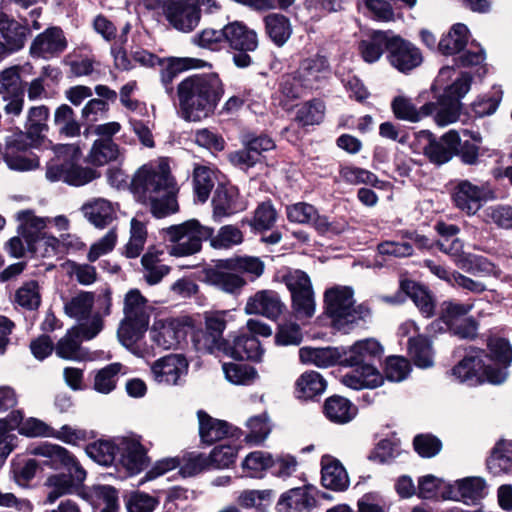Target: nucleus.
Listing matches in <instances>:
<instances>
[{
	"mask_svg": "<svg viewBox=\"0 0 512 512\" xmlns=\"http://www.w3.org/2000/svg\"><path fill=\"white\" fill-rule=\"evenodd\" d=\"M54 123L58 127L59 133L65 137L73 138L80 135L81 125L75 119L73 109L66 104L56 109Z\"/></svg>",
	"mask_w": 512,
	"mask_h": 512,
	"instance_id": "58",
	"label": "nucleus"
},
{
	"mask_svg": "<svg viewBox=\"0 0 512 512\" xmlns=\"http://www.w3.org/2000/svg\"><path fill=\"white\" fill-rule=\"evenodd\" d=\"M123 159L124 151L113 139H96L85 157V162L97 169Z\"/></svg>",
	"mask_w": 512,
	"mask_h": 512,
	"instance_id": "25",
	"label": "nucleus"
},
{
	"mask_svg": "<svg viewBox=\"0 0 512 512\" xmlns=\"http://www.w3.org/2000/svg\"><path fill=\"white\" fill-rule=\"evenodd\" d=\"M18 231L25 238L29 248L40 237V233L47 226V219L38 217L31 210H21L16 213Z\"/></svg>",
	"mask_w": 512,
	"mask_h": 512,
	"instance_id": "39",
	"label": "nucleus"
},
{
	"mask_svg": "<svg viewBox=\"0 0 512 512\" xmlns=\"http://www.w3.org/2000/svg\"><path fill=\"white\" fill-rule=\"evenodd\" d=\"M102 328L103 321L98 315L93 316L89 324H80L72 327L57 342L54 348L56 355L65 360L80 361L84 359L81 340L94 338Z\"/></svg>",
	"mask_w": 512,
	"mask_h": 512,
	"instance_id": "8",
	"label": "nucleus"
},
{
	"mask_svg": "<svg viewBox=\"0 0 512 512\" xmlns=\"http://www.w3.org/2000/svg\"><path fill=\"white\" fill-rule=\"evenodd\" d=\"M408 353L414 364L420 368H429L434 364L432 342L424 335L409 338Z\"/></svg>",
	"mask_w": 512,
	"mask_h": 512,
	"instance_id": "45",
	"label": "nucleus"
},
{
	"mask_svg": "<svg viewBox=\"0 0 512 512\" xmlns=\"http://www.w3.org/2000/svg\"><path fill=\"white\" fill-rule=\"evenodd\" d=\"M473 303L444 301L440 306L439 317L430 323L428 331L433 334L451 331L472 309Z\"/></svg>",
	"mask_w": 512,
	"mask_h": 512,
	"instance_id": "21",
	"label": "nucleus"
},
{
	"mask_svg": "<svg viewBox=\"0 0 512 512\" xmlns=\"http://www.w3.org/2000/svg\"><path fill=\"white\" fill-rule=\"evenodd\" d=\"M488 360L493 368H505L506 380L509 376V367L512 364V345L504 337L492 335L487 338Z\"/></svg>",
	"mask_w": 512,
	"mask_h": 512,
	"instance_id": "31",
	"label": "nucleus"
},
{
	"mask_svg": "<svg viewBox=\"0 0 512 512\" xmlns=\"http://www.w3.org/2000/svg\"><path fill=\"white\" fill-rule=\"evenodd\" d=\"M205 280L209 285L228 294H238L246 285V280L242 276L220 269H208L205 272Z\"/></svg>",
	"mask_w": 512,
	"mask_h": 512,
	"instance_id": "36",
	"label": "nucleus"
},
{
	"mask_svg": "<svg viewBox=\"0 0 512 512\" xmlns=\"http://www.w3.org/2000/svg\"><path fill=\"white\" fill-rule=\"evenodd\" d=\"M199 419V435L201 442L212 445L215 442L233 435L231 432L232 425L227 421L219 418H198Z\"/></svg>",
	"mask_w": 512,
	"mask_h": 512,
	"instance_id": "44",
	"label": "nucleus"
},
{
	"mask_svg": "<svg viewBox=\"0 0 512 512\" xmlns=\"http://www.w3.org/2000/svg\"><path fill=\"white\" fill-rule=\"evenodd\" d=\"M118 205L105 198H93L81 207L84 217L96 228L104 229L117 219Z\"/></svg>",
	"mask_w": 512,
	"mask_h": 512,
	"instance_id": "23",
	"label": "nucleus"
},
{
	"mask_svg": "<svg viewBox=\"0 0 512 512\" xmlns=\"http://www.w3.org/2000/svg\"><path fill=\"white\" fill-rule=\"evenodd\" d=\"M266 33L277 45L283 46L292 34V27L288 18L281 14H269L264 19Z\"/></svg>",
	"mask_w": 512,
	"mask_h": 512,
	"instance_id": "52",
	"label": "nucleus"
},
{
	"mask_svg": "<svg viewBox=\"0 0 512 512\" xmlns=\"http://www.w3.org/2000/svg\"><path fill=\"white\" fill-rule=\"evenodd\" d=\"M324 305L333 326L348 331L359 321L370 317V309L364 304H356L354 290L350 286H334L324 293Z\"/></svg>",
	"mask_w": 512,
	"mask_h": 512,
	"instance_id": "4",
	"label": "nucleus"
},
{
	"mask_svg": "<svg viewBox=\"0 0 512 512\" xmlns=\"http://www.w3.org/2000/svg\"><path fill=\"white\" fill-rule=\"evenodd\" d=\"M328 62L324 56L315 55L304 59L295 73L304 86L314 88L328 72Z\"/></svg>",
	"mask_w": 512,
	"mask_h": 512,
	"instance_id": "35",
	"label": "nucleus"
},
{
	"mask_svg": "<svg viewBox=\"0 0 512 512\" xmlns=\"http://www.w3.org/2000/svg\"><path fill=\"white\" fill-rule=\"evenodd\" d=\"M492 197L486 185H475L468 180L459 182L453 195L455 205L468 215H474L481 208L482 202Z\"/></svg>",
	"mask_w": 512,
	"mask_h": 512,
	"instance_id": "18",
	"label": "nucleus"
},
{
	"mask_svg": "<svg viewBox=\"0 0 512 512\" xmlns=\"http://www.w3.org/2000/svg\"><path fill=\"white\" fill-rule=\"evenodd\" d=\"M487 224H494L502 229L512 228V207L507 205H493L487 207L482 214Z\"/></svg>",
	"mask_w": 512,
	"mask_h": 512,
	"instance_id": "63",
	"label": "nucleus"
},
{
	"mask_svg": "<svg viewBox=\"0 0 512 512\" xmlns=\"http://www.w3.org/2000/svg\"><path fill=\"white\" fill-rule=\"evenodd\" d=\"M238 450L239 448L236 445L215 446L209 454L212 470L225 469L233 465L237 458Z\"/></svg>",
	"mask_w": 512,
	"mask_h": 512,
	"instance_id": "64",
	"label": "nucleus"
},
{
	"mask_svg": "<svg viewBox=\"0 0 512 512\" xmlns=\"http://www.w3.org/2000/svg\"><path fill=\"white\" fill-rule=\"evenodd\" d=\"M468 28L461 23L452 26L438 44L439 51L444 55H453L460 52L467 44Z\"/></svg>",
	"mask_w": 512,
	"mask_h": 512,
	"instance_id": "53",
	"label": "nucleus"
},
{
	"mask_svg": "<svg viewBox=\"0 0 512 512\" xmlns=\"http://www.w3.org/2000/svg\"><path fill=\"white\" fill-rule=\"evenodd\" d=\"M147 237L146 221L142 216L136 215L130 221V237L126 244L127 257H138L144 249Z\"/></svg>",
	"mask_w": 512,
	"mask_h": 512,
	"instance_id": "49",
	"label": "nucleus"
},
{
	"mask_svg": "<svg viewBox=\"0 0 512 512\" xmlns=\"http://www.w3.org/2000/svg\"><path fill=\"white\" fill-rule=\"evenodd\" d=\"M382 354V346L375 339H365L356 342L344 352L342 362L348 366L369 364L373 358Z\"/></svg>",
	"mask_w": 512,
	"mask_h": 512,
	"instance_id": "34",
	"label": "nucleus"
},
{
	"mask_svg": "<svg viewBox=\"0 0 512 512\" xmlns=\"http://www.w3.org/2000/svg\"><path fill=\"white\" fill-rule=\"evenodd\" d=\"M272 454L264 451L250 452L242 462V469L245 476L262 479L267 471L273 469Z\"/></svg>",
	"mask_w": 512,
	"mask_h": 512,
	"instance_id": "47",
	"label": "nucleus"
},
{
	"mask_svg": "<svg viewBox=\"0 0 512 512\" xmlns=\"http://www.w3.org/2000/svg\"><path fill=\"white\" fill-rule=\"evenodd\" d=\"M459 499L465 504H475L484 498L486 481L482 477L470 476L456 480Z\"/></svg>",
	"mask_w": 512,
	"mask_h": 512,
	"instance_id": "51",
	"label": "nucleus"
},
{
	"mask_svg": "<svg viewBox=\"0 0 512 512\" xmlns=\"http://www.w3.org/2000/svg\"><path fill=\"white\" fill-rule=\"evenodd\" d=\"M342 357L337 348L302 347L299 350L301 363L326 368L335 365Z\"/></svg>",
	"mask_w": 512,
	"mask_h": 512,
	"instance_id": "40",
	"label": "nucleus"
},
{
	"mask_svg": "<svg viewBox=\"0 0 512 512\" xmlns=\"http://www.w3.org/2000/svg\"><path fill=\"white\" fill-rule=\"evenodd\" d=\"M274 509L275 512H313L315 508L305 493L293 487L279 496Z\"/></svg>",
	"mask_w": 512,
	"mask_h": 512,
	"instance_id": "43",
	"label": "nucleus"
},
{
	"mask_svg": "<svg viewBox=\"0 0 512 512\" xmlns=\"http://www.w3.org/2000/svg\"><path fill=\"white\" fill-rule=\"evenodd\" d=\"M20 66H11L0 72V96L6 102L3 107L7 115L18 116L23 110L24 93L21 84Z\"/></svg>",
	"mask_w": 512,
	"mask_h": 512,
	"instance_id": "12",
	"label": "nucleus"
},
{
	"mask_svg": "<svg viewBox=\"0 0 512 512\" xmlns=\"http://www.w3.org/2000/svg\"><path fill=\"white\" fill-rule=\"evenodd\" d=\"M327 382L322 375L316 371H305L294 383V395L299 400H311L323 394Z\"/></svg>",
	"mask_w": 512,
	"mask_h": 512,
	"instance_id": "33",
	"label": "nucleus"
},
{
	"mask_svg": "<svg viewBox=\"0 0 512 512\" xmlns=\"http://www.w3.org/2000/svg\"><path fill=\"white\" fill-rule=\"evenodd\" d=\"M354 369L341 377V383L351 389H373L383 383V376L371 364L354 365Z\"/></svg>",
	"mask_w": 512,
	"mask_h": 512,
	"instance_id": "26",
	"label": "nucleus"
},
{
	"mask_svg": "<svg viewBox=\"0 0 512 512\" xmlns=\"http://www.w3.org/2000/svg\"><path fill=\"white\" fill-rule=\"evenodd\" d=\"M128 512H153L159 505V499L148 493L135 490L124 495Z\"/></svg>",
	"mask_w": 512,
	"mask_h": 512,
	"instance_id": "60",
	"label": "nucleus"
},
{
	"mask_svg": "<svg viewBox=\"0 0 512 512\" xmlns=\"http://www.w3.org/2000/svg\"><path fill=\"white\" fill-rule=\"evenodd\" d=\"M471 80L469 74L462 73L453 84L445 89L433 111L436 112L435 121L439 126H447L459 119L460 99L470 90Z\"/></svg>",
	"mask_w": 512,
	"mask_h": 512,
	"instance_id": "9",
	"label": "nucleus"
},
{
	"mask_svg": "<svg viewBox=\"0 0 512 512\" xmlns=\"http://www.w3.org/2000/svg\"><path fill=\"white\" fill-rule=\"evenodd\" d=\"M13 430H17L25 437H49L53 435V427L39 420L38 418H9Z\"/></svg>",
	"mask_w": 512,
	"mask_h": 512,
	"instance_id": "54",
	"label": "nucleus"
},
{
	"mask_svg": "<svg viewBox=\"0 0 512 512\" xmlns=\"http://www.w3.org/2000/svg\"><path fill=\"white\" fill-rule=\"evenodd\" d=\"M94 305V294L92 292L82 291L64 305L65 314L76 320L87 318Z\"/></svg>",
	"mask_w": 512,
	"mask_h": 512,
	"instance_id": "56",
	"label": "nucleus"
},
{
	"mask_svg": "<svg viewBox=\"0 0 512 512\" xmlns=\"http://www.w3.org/2000/svg\"><path fill=\"white\" fill-rule=\"evenodd\" d=\"M209 455L189 452L184 456V464L180 466L179 474L183 477H192L200 473L211 471Z\"/></svg>",
	"mask_w": 512,
	"mask_h": 512,
	"instance_id": "61",
	"label": "nucleus"
},
{
	"mask_svg": "<svg viewBox=\"0 0 512 512\" xmlns=\"http://www.w3.org/2000/svg\"><path fill=\"white\" fill-rule=\"evenodd\" d=\"M225 34L226 43L235 50L250 52L258 46L256 32L242 22L234 21L225 25Z\"/></svg>",
	"mask_w": 512,
	"mask_h": 512,
	"instance_id": "29",
	"label": "nucleus"
},
{
	"mask_svg": "<svg viewBox=\"0 0 512 512\" xmlns=\"http://www.w3.org/2000/svg\"><path fill=\"white\" fill-rule=\"evenodd\" d=\"M167 240L172 243L169 255L186 257L198 253L202 241L213 235V229L203 226L195 219L187 220L178 225H171L164 229Z\"/></svg>",
	"mask_w": 512,
	"mask_h": 512,
	"instance_id": "7",
	"label": "nucleus"
},
{
	"mask_svg": "<svg viewBox=\"0 0 512 512\" xmlns=\"http://www.w3.org/2000/svg\"><path fill=\"white\" fill-rule=\"evenodd\" d=\"M486 466L495 476L512 472V441L499 440L487 458Z\"/></svg>",
	"mask_w": 512,
	"mask_h": 512,
	"instance_id": "37",
	"label": "nucleus"
},
{
	"mask_svg": "<svg viewBox=\"0 0 512 512\" xmlns=\"http://www.w3.org/2000/svg\"><path fill=\"white\" fill-rule=\"evenodd\" d=\"M33 455L43 456L42 467L46 466L54 470L65 469L73 472L76 467H82L77 458L66 448L51 443H42L32 450Z\"/></svg>",
	"mask_w": 512,
	"mask_h": 512,
	"instance_id": "20",
	"label": "nucleus"
},
{
	"mask_svg": "<svg viewBox=\"0 0 512 512\" xmlns=\"http://www.w3.org/2000/svg\"><path fill=\"white\" fill-rule=\"evenodd\" d=\"M67 47L63 31L58 27L47 28L35 37L30 46L33 57L52 58L62 53Z\"/></svg>",
	"mask_w": 512,
	"mask_h": 512,
	"instance_id": "22",
	"label": "nucleus"
},
{
	"mask_svg": "<svg viewBox=\"0 0 512 512\" xmlns=\"http://www.w3.org/2000/svg\"><path fill=\"white\" fill-rule=\"evenodd\" d=\"M163 61L167 63L166 70L162 73V81L165 85H169L178 72L208 65L206 61L194 57H170Z\"/></svg>",
	"mask_w": 512,
	"mask_h": 512,
	"instance_id": "55",
	"label": "nucleus"
},
{
	"mask_svg": "<svg viewBox=\"0 0 512 512\" xmlns=\"http://www.w3.org/2000/svg\"><path fill=\"white\" fill-rule=\"evenodd\" d=\"M222 369L227 381L235 385H250L259 376L257 370L247 364L224 363Z\"/></svg>",
	"mask_w": 512,
	"mask_h": 512,
	"instance_id": "57",
	"label": "nucleus"
},
{
	"mask_svg": "<svg viewBox=\"0 0 512 512\" xmlns=\"http://www.w3.org/2000/svg\"><path fill=\"white\" fill-rule=\"evenodd\" d=\"M194 191L200 202H205L214 187V172L203 165L196 166L193 172Z\"/></svg>",
	"mask_w": 512,
	"mask_h": 512,
	"instance_id": "59",
	"label": "nucleus"
},
{
	"mask_svg": "<svg viewBox=\"0 0 512 512\" xmlns=\"http://www.w3.org/2000/svg\"><path fill=\"white\" fill-rule=\"evenodd\" d=\"M194 0H171L167 21L176 30L189 33L200 23V13L195 9Z\"/></svg>",
	"mask_w": 512,
	"mask_h": 512,
	"instance_id": "19",
	"label": "nucleus"
},
{
	"mask_svg": "<svg viewBox=\"0 0 512 512\" xmlns=\"http://www.w3.org/2000/svg\"><path fill=\"white\" fill-rule=\"evenodd\" d=\"M231 356L239 360L261 362L264 356V349L255 336L241 334L233 340Z\"/></svg>",
	"mask_w": 512,
	"mask_h": 512,
	"instance_id": "38",
	"label": "nucleus"
},
{
	"mask_svg": "<svg viewBox=\"0 0 512 512\" xmlns=\"http://www.w3.org/2000/svg\"><path fill=\"white\" fill-rule=\"evenodd\" d=\"M124 315L125 317L118 328V338L125 347L133 349L149 325L146 299L138 290H130L126 294Z\"/></svg>",
	"mask_w": 512,
	"mask_h": 512,
	"instance_id": "6",
	"label": "nucleus"
},
{
	"mask_svg": "<svg viewBox=\"0 0 512 512\" xmlns=\"http://www.w3.org/2000/svg\"><path fill=\"white\" fill-rule=\"evenodd\" d=\"M56 159L47 164L46 178L51 182L63 181L72 186H84L98 178L101 173L94 166H81L76 161L82 150L77 144L53 146Z\"/></svg>",
	"mask_w": 512,
	"mask_h": 512,
	"instance_id": "3",
	"label": "nucleus"
},
{
	"mask_svg": "<svg viewBox=\"0 0 512 512\" xmlns=\"http://www.w3.org/2000/svg\"><path fill=\"white\" fill-rule=\"evenodd\" d=\"M124 366L119 362L110 363L93 372L91 388L98 394L109 395L117 387L119 376L124 374Z\"/></svg>",
	"mask_w": 512,
	"mask_h": 512,
	"instance_id": "32",
	"label": "nucleus"
},
{
	"mask_svg": "<svg viewBox=\"0 0 512 512\" xmlns=\"http://www.w3.org/2000/svg\"><path fill=\"white\" fill-rule=\"evenodd\" d=\"M418 141L423 144L424 155L432 163L442 165L449 162L456 155L461 144V137L456 130H449L439 139H436L428 131H421L418 134Z\"/></svg>",
	"mask_w": 512,
	"mask_h": 512,
	"instance_id": "10",
	"label": "nucleus"
},
{
	"mask_svg": "<svg viewBox=\"0 0 512 512\" xmlns=\"http://www.w3.org/2000/svg\"><path fill=\"white\" fill-rule=\"evenodd\" d=\"M85 451L96 463L103 466H110L114 463L118 455L119 442L115 443L113 440L100 439L88 444Z\"/></svg>",
	"mask_w": 512,
	"mask_h": 512,
	"instance_id": "50",
	"label": "nucleus"
},
{
	"mask_svg": "<svg viewBox=\"0 0 512 512\" xmlns=\"http://www.w3.org/2000/svg\"><path fill=\"white\" fill-rule=\"evenodd\" d=\"M0 34L12 50L19 51L24 47L30 34L28 20L18 22L9 15L0 12Z\"/></svg>",
	"mask_w": 512,
	"mask_h": 512,
	"instance_id": "28",
	"label": "nucleus"
},
{
	"mask_svg": "<svg viewBox=\"0 0 512 512\" xmlns=\"http://www.w3.org/2000/svg\"><path fill=\"white\" fill-rule=\"evenodd\" d=\"M286 309L279 294L273 290H259L248 297L244 313L246 315H261L270 320H277Z\"/></svg>",
	"mask_w": 512,
	"mask_h": 512,
	"instance_id": "15",
	"label": "nucleus"
},
{
	"mask_svg": "<svg viewBox=\"0 0 512 512\" xmlns=\"http://www.w3.org/2000/svg\"><path fill=\"white\" fill-rule=\"evenodd\" d=\"M349 484V476L342 463L330 455H324L321 459V485L334 492H343Z\"/></svg>",
	"mask_w": 512,
	"mask_h": 512,
	"instance_id": "24",
	"label": "nucleus"
},
{
	"mask_svg": "<svg viewBox=\"0 0 512 512\" xmlns=\"http://www.w3.org/2000/svg\"><path fill=\"white\" fill-rule=\"evenodd\" d=\"M87 473L83 467H76L73 472L56 473L47 477L44 486L50 488L45 503L52 504L60 497L73 494L85 481Z\"/></svg>",
	"mask_w": 512,
	"mask_h": 512,
	"instance_id": "16",
	"label": "nucleus"
},
{
	"mask_svg": "<svg viewBox=\"0 0 512 512\" xmlns=\"http://www.w3.org/2000/svg\"><path fill=\"white\" fill-rule=\"evenodd\" d=\"M392 34L389 32H375L370 39L362 40L359 43V51L363 60L367 63H374L380 59L384 48L388 51Z\"/></svg>",
	"mask_w": 512,
	"mask_h": 512,
	"instance_id": "46",
	"label": "nucleus"
},
{
	"mask_svg": "<svg viewBox=\"0 0 512 512\" xmlns=\"http://www.w3.org/2000/svg\"><path fill=\"white\" fill-rule=\"evenodd\" d=\"M391 106L394 115L398 119L409 122H418L424 116L432 114L435 109L434 103H426L418 110L411 100L405 96L395 97Z\"/></svg>",
	"mask_w": 512,
	"mask_h": 512,
	"instance_id": "42",
	"label": "nucleus"
},
{
	"mask_svg": "<svg viewBox=\"0 0 512 512\" xmlns=\"http://www.w3.org/2000/svg\"><path fill=\"white\" fill-rule=\"evenodd\" d=\"M48 116L49 110L44 105L29 109L26 122V136L30 140L29 146H38L42 143V133L48 128L46 124Z\"/></svg>",
	"mask_w": 512,
	"mask_h": 512,
	"instance_id": "41",
	"label": "nucleus"
},
{
	"mask_svg": "<svg viewBox=\"0 0 512 512\" xmlns=\"http://www.w3.org/2000/svg\"><path fill=\"white\" fill-rule=\"evenodd\" d=\"M192 324V318L188 316L157 319L150 331L151 339L162 349H175L186 338V328Z\"/></svg>",
	"mask_w": 512,
	"mask_h": 512,
	"instance_id": "11",
	"label": "nucleus"
},
{
	"mask_svg": "<svg viewBox=\"0 0 512 512\" xmlns=\"http://www.w3.org/2000/svg\"><path fill=\"white\" fill-rule=\"evenodd\" d=\"M132 189L141 202L150 205L152 214L158 218L178 209L177 187L166 159L142 166L132 180Z\"/></svg>",
	"mask_w": 512,
	"mask_h": 512,
	"instance_id": "1",
	"label": "nucleus"
},
{
	"mask_svg": "<svg viewBox=\"0 0 512 512\" xmlns=\"http://www.w3.org/2000/svg\"><path fill=\"white\" fill-rule=\"evenodd\" d=\"M387 59L399 72L408 73L423 62L422 52L413 43L393 35L388 46Z\"/></svg>",
	"mask_w": 512,
	"mask_h": 512,
	"instance_id": "13",
	"label": "nucleus"
},
{
	"mask_svg": "<svg viewBox=\"0 0 512 512\" xmlns=\"http://www.w3.org/2000/svg\"><path fill=\"white\" fill-rule=\"evenodd\" d=\"M204 327L224 343L223 333L227 322L233 319L230 310L206 311L203 314Z\"/></svg>",
	"mask_w": 512,
	"mask_h": 512,
	"instance_id": "62",
	"label": "nucleus"
},
{
	"mask_svg": "<svg viewBox=\"0 0 512 512\" xmlns=\"http://www.w3.org/2000/svg\"><path fill=\"white\" fill-rule=\"evenodd\" d=\"M223 92L222 81L215 74L186 78L177 89L183 117L194 122L207 118L213 113Z\"/></svg>",
	"mask_w": 512,
	"mask_h": 512,
	"instance_id": "2",
	"label": "nucleus"
},
{
	"mask_svg": "<svg viewBox=\"0 0 512 512\" xmlns=\"http://www.w3.org/2000/svg\"><path fill=\"white\" fill-rule=\"evenodd\" d=\"M488 356L485 350L470 347L464 358L453 367L452 375L461 383L471 386L485 382L500 385L506 381L505 368H493L487 363Z\"/></svg>",
	"mask_w": 512,
	"mask_h": 512,
	"instance_id": "5",
	"label": "nucleus"
},
{
	"mask_svg": "<svg viewBox=\"0 0 512 512\" xmlns=\"http://www.w3.org/2000/svg\"><path fill=\"white\" fill-rule=\"evenodd\" d=\"M147 452L140 437H123L119 440V462L131 475L139 474L149 466Z\"/></svg>",
	"mask_w": 512,
	"mask_h": 512,
	"instance_id": "17",
	"label": "nucleus"
},
{
	"mask_svg": "<svg viewBox=\"0 0 512 512\" xmlns=\"http://www.w3.org/2000/svg\"><path fill=\"white\" fill-rule=\"evenodd\" d=\"M401 289L412 299L424 317H431L434 314V300L425 288L414 281L406 280L401 282Z\"/></svg>",
	"mask_w": 512,
	"mask_h": 512,
	"instance_id": "48",
	"label": "nucleus"
},
{
	"mask_svg": "<svg viewBox=\"0 0 512 512\" xmlns=\"http://www.w3.org/2000/svg\"><path fill=\"white\" fill-rule=\"evenodd\" d=\"M188 367V361L183 355L169 354L154 361L150 369L158 384L176 386L187 375Z\"/></svg>",
	"mask_w": 512,
	"mask_h": 512,
	"instance_id": "14",
	"label": "nucleus"
},
{
	"mask_svg": "<svg viewBox=\"0 0 512 512\" xmlns=\"http://www.w3.org/2000/svg\"><path fill=\"white\" fill-rule=\"evenodd\" d=\"M163 255L162 249L151 246L141 258L143 278L149 285L158 284L170 272V267L162 263Z\"/></svg>",
	"mask_w": 512,
	"mask_h": 512,
	"instance_id": "30",
	"label": "nucleus"
},
{
	"mask_svg": "<svg viewBox=\"0 0 512 512\" xmlns=\"http://www.w3.org/2000/svg\"><path fill=\"white\" fill-rule=\"evenodd\" d=\"M212 204L215 218L227 217L246 208L239 197L238 190L234 187L219 186L215 191Z\"/></svg>",
	"mask_w": 512,
	"mask_h": 512,
	"instance_id": "27",
	"label": "nucleus"
}]
</instances>
